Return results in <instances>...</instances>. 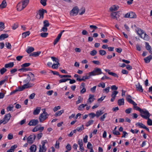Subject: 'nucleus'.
Here are the masks:
<instances>
[{
	"label": "nucleus",
	"mask_w": 152,
	"mask_h": 152,
	"mask_svg": "<svg viewBox=\"0 0 152 152\" xmlns=\"http://www.w3.org/2000/svg\"><path fill=\"white\" fill-rule=\"evenodd\" d=\"M99 87H102V88H104L105 87V84L104 83H100L97 86Z\"/></svg>",
	"instance_id": "62"
},
{
	"label": "nucleus",
	"mask_w": 152,
	"mask_h": 152,
	"mask_svg": "<svg viewBox=\"0 0 152 152\" xmlns=\"http://www.w3.org/2000/svg\"><path fill=\"white\" fill-rule=\"evenodd\" d=\"M30 69L29 68H24V67H22V68L19 69L18 70V71L20 72H23L29 71Z\"/></svg>",
	"instance_id": "39"
},
{
	"label": "nucleus",
	"mask_w": 152,
	"mask_h": 152,
	"mask_svg": "<svg viewBox=\"0 0 152 152\" xmlns=\"http://www.w3.org/2000/svg\"><path fill=\"white\" fill-rule=\"evenodd\" d=\"M79 10V9L77 7H75L71 11L70 15L72 16L76 15L77 14Z\"/></svg>",
	"instance_id": "10"
},
{
	"label": "nucleus",
	"mask_w": 152,
	"mask_h": 152,
	"mask_svg": "<svg viewBox=\"0 0 152 152\" xmlns=\"http://www.w3.org/2000/svg\"><path fill=\"white\" fill-rule=\"evenodd\" d=\"M48 31V28L47 27L43 26L42 29L41 30V31H43L44 32H47Z\"/></svg>",
	"instance_id": "63"
},
{
	"label": "nucleus",
	"mask_w": 152,
	"mask_h": 152,
	"mask_svg": "<svg viewBox=\"0 0 152 152\" xmlns=\"http://www.w3.org/2000/svg\"><path fill=\"white\" fill-rule=\"evenodd\" d=\"M134 108L136 110L139 111L140 112L142 110L141 109L140 107L138 106H137L136 105L134 106Z\"/></svg>",
	"instance_id": "61"
},
{
	"label": "nucleus",
	"mask_w": 152,
	"mask_h": 152,
	"mask_svg": "<svg viewBox=\"0 0 152 152\" xmlns=\"http://www.w3.org/2000/svg\"><path fill=\"white\" fill-rule=\"evenodd\" d=\"M5 45L6 47L8 49H10L11 48L12 46L11 44L8 42H6L5 43Z\"/></svg>",
	"instance_id": "54"
},
{
	"label": "nucleus",
	"mask_w": 152,
	"mask_h": 152,
	"mask_svg": "<svg viewBox=\"0 0 152 152\" xmlns=\"http://www.w3.org/2000/svg\"><path fill=\"white\" fill-rule=\"evenodd\" d=\"M101 69L99 68H95L94 70L89 73L90 76L98 75L103 74Z\"/></svg>",
	"instance_id": "3"
},
{
	"label": "nucleus",
	"mask_w": 152,
	"mask_h": 152,
	"mask_svg": "<svg viewBox=\"0 0 152 152\" xmlns=\"http://www.w3.org/2000/svg\"><path fill=\"white\" fill-rule=\"evenodd\" d=\"M118 93V91H113L112 92V94L111 95V97L115 98L116 96V95Z\"/></svg>",
	"instance_id": "41"
},
{
	"label": "nucleus",
	"mask_w": 152,
	"mask_h": 152,
	"mask_svg": "<svg viewBox=\"0 0 152 152\" xmlns=\"http://www.w3.org/2000/svg\"><path fill=\"white\" fill-rule=\"evenodd\" d=\"M66 148L67 149V151H70L72 149V147L71 145L68 144L66 146Z\"/></svg>",
	"instance_id": "60"
},
{
	"label": "nucleus",
	"mask_w": 152,
	"mask_h": 152,
	"mask_svg": "<svg viewBox=\"0 0 152 152\" xmlns=\"http://www.w3.org/2000/svg\"><path fill=\"white\" fill-rule=\"evenodd\" d=\"M96 51L94 50L91 51L90 54L92 56H94L96 54Z\"/></svg>",
	"instance_id": "57"
},
{
	"label": "nucleus",
	"mask_w": 152,
	"mask_h": 152,
	"mask_svg": "<svg viewBox=\"0 0 152 152\" xmlns=\"http://www.w3.org/2000/svg\"><path fill=\"white\" fill-rule=\"evenodd\" d=\"M4 28V23L2 22H0V31H2Z\"/></svg>",
	"instance_id": "43"
},
{
	"label": "nucleus",
	"mask_w": 152,
	"mask_h": 152,
	"mask_svg": "<svg viewBox=\"0 0 152 152\" xmlns=\"http://www.w3.org/2000/svg\"><path fill=\"white\" fill-rule=\"evenodd\" d=\"M40 3L43 6H45L46 5V0H40Z\"/></svg>",
	"instance_id": "58"
},
{
	"label": "nucleus",
	"mask_w": 152,
	"mask_h": 152,
	"mask_svg": "<svg viewBox=\"0 0 152 152\" xmlns=\"http://www.w3.org/2000/svg\"><path fill=\"white\" fill-rule=\"evenodd\" d=\"M136 17L137 15L134 12H129V18H135Z\"/></svg>",
	"instance_id": "33"
},
{
	"label": "nucleus",
	"mask_w": 152,
	"mask_h": 152,
	"mask_svg": "<svg viewBox=\"0 0 152 152\" xmlns=\"http://www.w3.org/2000/svg\"><path fill=\"white\" fill-rule=\"evenodd\" d=\"M11 117V115L10 113H8L5 115L3 120L4 121V122H6V124L9 121Z\"/></svg>",
	"instance_id": "17"
},
{
	"label": "nucleus",
	"mask_w": 152,
	"mask_h": 152,
	"mask_svg": "<svg viewBox=\"0 0 152 152\" xmlns=\"http://www.w3.org/2000/svg\"><path fill=\"white\" fill-rule=\"evenodd\" d=\"M47 10H45L42 9L39 10L37 18L38 19H43L44 17V14L45 13H47Z\"/></svg>",
	"instance_id": "7"
},
{
	"label": "nucleus",
	"mask_w": 152,
	"mask_h": 152,
	"mask_svg": "<svg viewBox=\"0 0 152 152\" xmlns=\"http://www.w3.org/2000/svg\"><path fill=\"white\" fill-rule=\"evenodd\" d=\"M41 52L40 51H37V52H34L33 53H31L30 54L29 56H34V57H37L39 56V55L40 54Z\"/></svg>",
	"instance_id": "27"
},
{
	"label": "nucleus",
	"mask_w": 152,
	"mask_h": 152,
	"mask_svg": "<svg viewBox=\"0 0 152 152\" xmlns=\"http://www.w3.org/2000/svg\"><path fill=\"white\" fill-rule=\"evenodd\" d=\"M94 96L93 94H89V98L87 101V103L88 104H90L95 99L94 98Z\"/></svg>",
	"instance_id": "14"
},
{
	"label": "nucleus",
	"mask_w": 152,
	"mask_h": 152,
	"mask_svg": "<svg viewBox=\"0 0 152 152\" xmlns=\"http://www.w3.org/2000/svg\"><path fill=\"white\" fill-rule=\"evenodd\" d=\"M25 84L23 86L24 88H27L33 86L34 84L33 83H25Z\"/></svg>",
	"instance_id": "23"
},
{
	"label": "nucleus",
	"mask_w": 152,
	"mask_h": 152,
	"mask_svg": "<svg viewBox=\"0 0 152 152\" xmlns=\"http://www.w3.org/2000/svg\"><path fill=\"white\" fill-rule=\"evenodd\" d=\"M51 58L53 61H55L56 63L59 64V60L58 58L54 57H51Z\"/></svg>",
	"instance_id": "46"
},
{
	"label": "nucleus",
	"mask_w": 152,
	"mask_h": 152,
	"mask_svg": "<svg viewBox=\"0 0 152 152\" xmlns=\"http://www.w3.org/2000/svg\"><path fill=\"white\" fill-rule=\"evenodd\" d=\"M118 87L115 85L112 86L111 87V89L112 90H116L118 89Z\"/></svg>",
	"instance_id": "64"
},
{
	"label": "nucleus",
	"mask_w": 152,
	"mask_h": 152,
	"mask_svg": "<svg viewBox=\"0 0 152 152\" xmlns=\"http://www.w3.org/2000/svg\"><path fill=\"white\" fill-rule=\"evenodd\" d=\"M34 48L33 47H28V49L26 50V51L29 54L31 53L34 51Z\"/></svg>",
	"instance_id": "37"
},
{
	"label": "nucleus",
	"mask_w": 152,
	"mask_h": 152,
	"mask_svg": "<svg viewBox=\"0 0 152 152\" xmlns=\"http://www.w3.org/2000/svg\"><path fill=\"white\" fill-rule=\"evenodd\" d=\"M17 10L18 11H20L23 10L25 7L23 5L21 2H20L17 5Z\"/></svg>",
	"instance_id": "15"
},
{
	"label": "nucleus",
	"mask_w": 152,
	"mask_h": 152,
	"mask_svg": "<svg viewBox=\"0 0 152 152\" xmlns=\"http://www.w3.org/2000/svg\"><path fill=\"white\" fill-rule=\"evenodd\" d=\"M37 146L36 145H33L30 148L31 152H35L36 150Z\"/></svg>",
	"instance_id": "32"
},
{
	"label": "nucleus",
	"mask_w": 152,
	"mask_h": 152,
	"mask_svg": "<svg viewBox=\"0 0 152 152\" xmlns=\"http://www.w3.org/2000/svg\"><path fill=\"white\" fill-rule=\"evenodd\" d=\"M48 142L46 140H42L41 142L42 145H39V152H45L47 150V148L45 145Z\"/></svg>",
	"instance_id": "5"
},
{
	"label": "nucleus",
	"mask_w": 152,
	"mask_h": 152,
	"mask_svg": "<svg viewBox=\"0 0 152 152\" xmlns=\"http://www.w3.org/2000/svg\"><path fill=\"white\" fill-rule=\"evenodd\" d=\"M39 123L38 120L37 119H32L31 120L28 124L30 126H36Z\"/></svg>",
	"instance_id": "16"
},
{
	"label": "nucleus",
	"mask_w": 152,
	"mask_h": 152,
	"mask_svg": "<svg viewBox=\"0 0 152 152\" xmlns=\"http://www.w3.org/2000/svg\"><path fill=\"white\" fill-rule=\"evenodd\" d=\"M30 34V32L29 31H26V32H23L22 34L23 37L24 38H25L27 36L29 35Z\"/></svg>",
	"instance_id": "40"
},
{
	"label": "nucleus",
	"mask_w": 152,
	"mask_h": 152,
	"mask_svg": "<svg viewBox=\"0 0 152 152\" xmlns=\"http://www.w3.org/2000/svg\"><path fill=\"white\" fill-rule=\"evenodd\" d=\"M87 105V104H82L78 107V109L79 110H83L84 107Z\"/></svg>",
	"instance_id": "34"
},
{
	"label": "nucleus",
	"mask_w": 152,
	"mask_h": 152,
	"mask_svg": "<svg viewBox=\"0 0 152 152\" xmlns=\"http://www.w3.org/2000/svg\"><path fill=\"white\" fill-rule=\"evenodd\" d=\"M130 131L133 134H137L139 132V130L136 129L135 130L131 129Z\"/></svg>",
	"instance_id": "59"
},
{
	"label": "nucleus",
	"mask_w": 152,
	"mask_h": 152,
	"mask_svg": "<svg viewBox=\"0 0 152 152\" xmlns=\"http://www.w3.org/2000/svg\"><path fill=\"white\" fill-rule=\"evenodd\" d=\"M145 48L151 54L152 53V51L151 50V48L149 45V43L147 42H145Z\"/></svg>",
	"instance_id": "22"
},
{
	"label": "nucleus",
	"mask_w": 152,
	"mask_h": 152,
	"mask_svg": "<svg viewBox=\"0 0 152 152\" xmlns=\"http://www.w3.org/2000/svg\"><path fill=\"white\" fill-rule=\"evenodd\" d=\"M7 6V3L5 0H4L2 1L1 4L0 5V8L3 9L5 8Z\"/></svg>",
	"instance_id": "26"
},
{
	"label": "nucleus",
	"mask_w": 152,
	"mask_h": 152,
	"mask_svg": "<svg viewBox=\"0 0 152 152\" xmlns=\"http://www.w3.org/2000/svg\"><path fill=\"white\" fill-rule=\"evenodd\" d=\"M93 122L94 121L92 120H91L86 123V127H88L90 126L91 125L93 124Z\"/></svg>",
	"instance_id": "42"
},
{
	"label": "nucleus",
	"mask_w": 152,
	"mask_h": 152,
	"mask_svg": "<svg viewBox=\"0 0 152 152\" xmlns=\"http://www.w3.org/2000/svg\"><path fill=\"white\" fill-rule=\"evenodd\" d=\"M136 88V90L140 92H142L143 89H142V86L140 85L139 83L135 85Z\"/></svg>",
	"instance_id": "18"
},
{
	"label": "nucleus",
	"mask_w": 152,
	"mask_h": 152,
	"mask_svg": "<svg viewBox=\"0 0 152 152\" xmlns=\"http://www.w3.org/2000/svg\"><path fill=\"white\" fill-rule=\"evenodd\" d=\"M64 112V110H61L56 112L55 114V116L56 117L60 116Z\"/></svg>",
	"instance_id": "36"
},
{
	"label": "nucleus",
	"mask_w": 152,
	"mask_h": 152,
	"mask_svg": "<svg viewBox=\"0 0 152 152\" xmlns=\"http://www.w3.org/2000/svg\"><path fill=\"white\" fill-rule=\"evenodd\" d=\"M21 2L26 7L29 3V0H21Z\"/></svg>",
	"instance_id": "31"
},
{
	"label": "nucleus",
	"mask_w": 152,
	"mask_h": 152,
	"mask_svg": "<svg viewBox=\"0 0 152 152\" xmlns=\"http://www.w3.org/2000/svg\"><path fill=\"white\" fill-rule=\"evenodd\" d=\"M13 107V105H10L7 108V110L8 111H11L12 110Z\"/></svg>",
	"instance_id": "49"
},
{
	"label": "nucleus",
	"mask_w": 152,
	"mask_h": 152,
	"mask_svg": "<svg viewBox=\"0 0 152 152\" xmlns=\"http://www.w3.org/2000/svg\"><path fill=\"white\" fill-rule=\"evenodd\" d=\"M136 31L137 34L141 38L146 41H148L149 39L148 36L144 32V31L140 28H138L136 30Z\"/></svg>",
	"instance_id": "1"
},
{
	"label": "nucleus",
	"mask_w": 152,
	"mask_h": 152,
	"mask_svg": "<svg viewBox=\"0 0 152 152\" xmlns=\"http://www.w3.org/2000/svg\"><path fill=\"white\" fill-rule=\"evenodd\" d=\"M44 129V127H41V125H38L36 126L32 130L33 132L39 131L40 132H42Z\"/></svg>",
	"instance_id": "11"
},
{
	"label": "nucleus",
	"mask_w": 152,
	"mask_h": 152,
	"mask_svg": "<svg viewBox=\"0 0 152 152\" xmlns=\"http://www.w3.org/2000/svg\"><path fill=\"white\" fill-rule=\"evenodd\" d=\"M48 114L45 112V110L43 112V113L41 114L39 116V120L40 122H42L48 118Z\"/></svg>",
	"instance_id": "6"
},
{
	"label": "nucleus",
	"mask_w": 152,
	"mask_h": 152,
	"mask_svg": "<svg viewBox=\"0 0 152 152\" xmlns=\"http://www.w3.org/2000/svg\"><path fill=\"white\" fill-rule=\"evenodd\" d=\"M43 24L45 27H48L50 25L48 21L47 20H44L43 21Z\"/></svg>",
	"instance_id": "47"
},
{
	"label": "nucleus",
	"mask_w": 152,
	"mask_h": 152,
	"mask_svg": "<svg viewBox=\"0 0 152 152\" xmlns=\"http://www.w3.org/2000/svg\"><path fill=\"white\" fill-rule=\"evenodd\" d=\"M99 54L102 56H104L106 54V52L104 50H99Z\"/></svg>",
	"instance_id": "48"
},
{
	"label": "nucleus",
	"mask_w": 152,
	"mask_h": 152,
	"mask_svg": "<svg viewBox=\"0 0 152 152\" xmlns=\"http://www.w3.org/2000/svg\"><path fill=\"white\" fill-rule=\"evenodd\" d=\"M83 99L80 97H79L78 98V100L76 102V104H79L82 102Z\"/></svg>",
	"instance_id": "55"
},
{
	"label": "nucleus",
	"mask_w": 152,
	"mask_h": 152,
	"mask_svg": "<svg viewBox=\"0 0 152 152\" xmlns=\"http://www.w3.org/2000/svg\"><path fill=\"white\" fill-rule=\"evenodd\" d=\"M83 129H84V127H83V125H82L80 127H77L76 129V130L78 132H80L82 130H83Z\"/></svg>",
	"instance_id": "51"
},
{
	"label": "nucleus",
	"mask_w": 152,
	"mask_h": 152,
	"mask_svg": "<svg viewBox=\"0 0 152 152\" xmlns=\"http://www.w3.org/2000/svg\"><path fill=\"white\" fill-rule=\"evenodd\" d=\"M140 113V116L145 119L148 118L151 115L148 111L146 109H142Z\"/></svg>",
	"instance_id": "4"
},
{
	"label": "nucleus",
	"mask_w": 152,
	"mask_h": 152,
	"mask_svg": "<svg viewBox=\"0 0 152 152\" xmlns=\"http://www.w3.org/2000/svg\"><path fill=\"white\" fill-rule=\"evenodd\" d=\"M152 59V53L149 56L145 58H144L145 62L146 63H148L150 60Z\"/></svg>",
	"instance_id": "21"
},
{
	"label": "nucleus",
	"mask_w": 152,
	"mask_h": 152,
	"mask_svg": "<svg viewBox=\"0 0 152 152\" xmlns=\"http://www.w3.org/2000/svg\"><path fill=\"white\" fill-rule=\"evenodd\" d=\"M135 125L136 126H138L140 128L144 129L146 130L147 131L149 132V129L142 123H137Z\"/></svg>",
	"instance_id": "13"
},
{
	"label": "nucleus",
	"mask_w": 152,
	"mask_h": 152,
	"mask_svg": "<svg viewBox=\"0 0 152 152\" xmlns=\"http://www.w3.org/2000/svg\"><path fill=\"white\" fill-rule=\"evenodd\" d=\"M105 71L106 72H107L108 74L110 75L117 78H118V75L116 73L110 72V70L109 69H105Z\"/></svg>",
	"instance_id": "19"
},
{
	"label": "nucleus",
	"mask_w": 152,
	"mask_h": 152,
	"mask_svg": "<svg viewBox=\"0 0 152 152\" xmlns=\"http://www.w3.org/2000/svg\"><path fill=\"white\" fill-rule=\"evenodd\" d=\"M107 113H104L101 117L99 118V120L102 122L104 121V118L106 117Z\"/></svg>",
	"instance_id": "38"
},
{
	"label": "nucleus",
	"mask_w": 152,
	"mask_h": 152,
	"mask_svg": "<svg viewBox=\"0 0 152 152\" xmlns=\"http://www.w3.org/2000/svg\"><path fill=\"white\" fill-rule=\"evenodd\" d=\"M121 15V12L118 11L112 13L111 14L112 18L115 19L119 21L121 20L120 17Z\"/></svg>",
	"instance_id": "2"
},
{
	"label": "nucleus",
	"mask_w": 152,
	"mask_h": 152,
	"mask_svg": "<svg viewBox=\"0 0 152 152\" xmlns=\"http://www.w3.org/2000/svg\"><path fill=\"white\" fill-rule=\"evenodd\" d=\"M58 65H60V64H53L52 66V67L54 69H56L58 68Z\"/></svg>",
	"instance_id": "45"
},
{
	"label": "nucleus",
	"mask_w": 152,
	"mask_h": 152,
	"mask_svg": "<svg viewBox=\"0 0 152 152\" xmlns=\"http://www.w3.org/2000/svg\"><path fill=\"white\" fill-rule=\"evenodd\" d=\"M91 76H90L89 75V76H87V75L85 76H83L82 77V78H77V80L78 81H79L80 82H81L82 81H85V80L86 79H89Z\"/></svg>",
	"instance_id": "20"
},
{
	"label": "nucleus",
	"mask_w": 152,
	"mask_h": 152,
	"mask_svg": "<svg viewBox=\"0 0 152 152\" xmlns=\"http://www.w3.org/2000/svg\"><path fill=\"white\" fill-rule=\"evenodd\" d=\"M103 111L101 110L97 111L96 112V116L98 118L103 113Z\"/></svg>",
	"instance_id": "35"
},
{
	"label": "nucleus",
	"mask_w": 152,
	"mask_h": 152,
	"mask_svg": "<svg viewBox=\"0 0 152 152\" xmlns=\"http://www.w3.org/2000/svg\"><path fill=\"white\" fill-rule=\"evenodd\" d=\"M41 107H37L36 109L34 110L33 112V114L34 115H38L40 111Z\"/></svg>",
	"instance_id": "25"
},
{
	"label": "nucleus",
	"mask_w": 152,
	"mask_h": 152,
	"mask_svg": "<svg viewBox=\"0 0 152 152\" xmlns=\"http://www.w3.org/2000/svg\"><path fill=\"white\" fill-rule=\"evenodd\" d=\"M124 99L123 98L120 99L118 101V105L121 106L124 104Z\"/></svg>",
	"instance_id": "29"
},
{
	"label": "nucleus",
	"mask_w": 152,
	"mask_h": 152,
	"mask_svg": "<svg viewBox=\"0 0 152 152\" xmlns=\"http://www.w3.org/2000/svg\"><path fill=\"white\" fill-rule=\"evenodd\" d=\"M31 65V64L29 63H25L22 64L21 66L22 67H25L29 66Z\"/></svg>",
	"instance_id": "52"
},
{
	"label": "nucleus",
	"mask_w": 152,
	"mask_h": 152,
	"mask_svg": "<svg viewBox=\"0 0 152 152\" xmlns=\"http://www.w3.org/2000/svg\"><path fill=\"white\" fill-rule=\"evenodd\" d=\"M119 8V7L118 6L114 5L110 7V11L113 12L117 10Z\"/></svg>",
	"instance_id": "24"
},
{
	"label": "nucleus",
	"mask_w": 152,
	"mask_h": 152,
	"mask_svg": "<svg viewBox=\"0 0 152 152\" xmlns=\"http://www.w3.org/2000/svg\"><path fill=\"white\" fill-rule=\"evenodd\" d=\"M7 71V69L4 68H3L0 70V74L1 75L3 74Z\"/></svg>",
	"instance_id": "53"
},
{
	"label": "nucleus",
	"mask_w": 152,
	"mask_h": 152,
	"mask_svg": "<svg viewBox=\"0 0 152 152\" xmlns=\"http://www.w3.org/2000/svg\"><path fill=\"white\" fill-rule=\"evenodd\" d=\"M25 76H26L27 78L26 79L23 80L24 83H29V82L31 80L30 76L34 77V75L31 72H29V74L25 75Z\"/></svg>",
	"instance_id": "9"
},
{
	"label": "nucleus",
	"mask_w": 152,
	"mask_h": 152,
	"mask_svg": "<svg viewBox=\"0 0 152 152\" xmlns=\"http://www.w3.org/2000/svg\"><path fill=\"white\" fill-rule=\"evenodd\" d=\"M146 119H147V124L149 126H152V120L148 118H147Z\"/></svg>",
	"instance_id": "44"
},
{
	"label": "nucleus",
	"mask_w": 152,
	"mask_h": 152,
	"mask_svg": "<svg viewBox=\"0 0 152 152\" xmlns=\"http://www.w3.org/2000/svg\"><path fill=\"white\" fill-rule=\"evenodd\" d=\"M8 37L9 35L7 34H2L0 36V41L8 38Z\"/></svg>",
	"instance_id": "28"
},
{
	"label": "nucleus",
	"mask_w": 152,
	"mask_h": 152,
	"mask_svg": "<svg viewBox=\"0 0 152 152\" xmlns=\"http://www.w3.org/2000/svg\"><path fill=\"white\" fill-rule=\"evenodd\" d=\"M35 137L36 136L34 134L29 136L27 139V142L29 144H32L33 143Z\"/></svg>",
	"instance_id": "8"
},
{
	"label": "nucleus",
	"mask_w": 152,
	"mask_h": 152,
	"mask_svg": "<svg viewBox=\"0 0 152 152\" xmlns=\"http://www.w3.org/2000/svg\"><path fill=\"white\" fill-rule=\"evenodd\" d=\"M132 97L130 95H127L126 99L128 102L133 104L134 106L137 105V104L130 98Z\"/></svg>",
	"instance_id": "12"
},
{
	"label": "nucleus",
	"mask_w": 152,
	"mask_h": 152,
	"mask_svg": "<svg viewBox=\"0 0 152 152\" xmlns=\"http://www.w3.org/2000/svg\"><path fill=\"white\" fill-rule=\"evenodd\" d=\"M14 65L13 62H11L8 64H7L5 65L4 67L6 68H12Z\"/></svg>",
	"instance_id": "30"
},
{
	"label": "nucleus",
	"mask_w": 152,
	"mask_h": 152,
	"mask_svg": "<svg viewBox=\"0 0 152 152\" xmlns=\"http://www.w3.org/2000/svg\"><path fill=\"white\" fill-rule=\"evenodd\" d=\"M48 34V33L45 32H42L40 34V36L42 37H46Z\"/></svg>",
	"instance_id": "50"
},
{
	"label": "nucleus",
	"mask_w": 152,
	"mask_h": 152,
	"mask_svg": "<svg viewBox=\"0 0 152 152\" xmlns=\"http://www.w3.org/2000/svg\"><path fill=\"white\" fill-rule=\"evenodd\" d=\"M60 144L59 142L57 140L56 141V143L55 145V147L57 149H58L59 148V145Z\"/></svg>",
	"instance_id": "56"
}]
</instances>
